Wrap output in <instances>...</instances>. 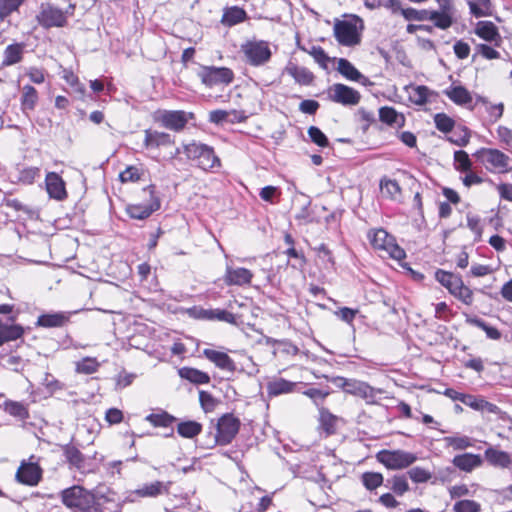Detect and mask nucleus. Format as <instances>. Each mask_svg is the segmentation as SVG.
<instances>
[{"label":"nucleus","mask_w":512,"mask_h":512,"mask_svg":"<svg viewBox=\"0 0 512 512\" xmlns=\"http://www.w3.org/2000/svg\"><path fill=\"white\" fill-rule=\"evenodd\" d=\"M61 500L73 512H105L95 495L79 485L64 489Z\"/></svg>","instance_id":"f257e3e1"},{"label":"nucleus","mask_w":512,"mask_h":512,"mask_svg":"<svg viewBox=\"0 0 512 512\" xmlns=\"http://www.w3.org/2000/svg\"><path fill=\"white\" fill-rule=\"evenodd\" d=\"M344 20H336L334 36L343 46L352 47L361 41V31L364 29L363 20L354 14L345 16Z\"/></svg>","instance_id":"f03ea898"},{"label":"nucleus","mask_w":512,"mask_h":512,"mask_svg":"<svg viewBox=\"0 0 512 512\" xmlns=\"http://www.w3.org/2000/svg\"><path fill=\"white\" fill-rule=\"evenodd\" d=\"M217 433L209 434L205 448H213L216 445H227L232 442L239 432L240 420L232 414L223 415L217 422Z\"/></svg>","instance_id":"7ed1b4c3"},{"label":"nucleus","mask_w":512,"mask_h":512,"mask_svg":"<svg viewBox=\"0 0 512 512\" xmlns=\"http://www.w3.org/2000/svg\"><path fill=\"white\" fill-rule=\"evenodd\" d=\"M194 118V113L184 110L158 109L153 113V120L156 123L174 132L183 131L188 122Z\"/></svg>","instance_id":"20e7f679"},{"label":"nucleus","mask_w":512,"mask_h":512,"mask_svg":"<svg viewBox=\"0 0 512 512\" xmlns=\"http://www.w3.org/2000/svg\"><path fill=\"white\" fill-rule=\"evenodd\" d=\"M474 156L491 172L506 173L512 168L511 158L498 149L481 148Z\"/></svg>","instance_id":"39448f33"},{"label":"nucleus","mask_w":512,"mask_h":512,"mask_svg":"<svg viewBox=\"0 0 512 512\" xmlns=\"http://www.w3.org/2000/svg\"><path fill=\"white\" fill-rule=\"evenodd\" d=\"M368 238L375 249L386 252L392 259L400 261L406 257L404 249L396 243L395 238L386 230L382 228L371 230L368 233Z\"/></svg>","instance_id":"423d86ee"},{"label":"nucleus","mask_w":512,"mask_h":512,"mask_svg":"<svg viewBox=\"0 0 512 512\" xmlns=\"http://www.w3.org/2000/svg\"><path fill=\"white\" fill-rule=\"evenodd\" d=\"M184 153L189 159L197 161V165L203 170H211L221 165L213 148L206 144L193 142L185 145Z\"/></svg>","instance_id":"0eeeda50"},{"label":"nucleus","mask_w":512,"mask_h":512,"mask_svg":"<svg viewBox=\"0 0 512 512\" xmlns=\"http://www.w3.org/2000/svg\"><path fill=\"white\" fill-rule=\"evenodd\" d=\"M246 62L254 67L262 66L269 62L272 56L269 43L264 40H248L241 45Z\"/></svg>","instance_id":"6e6552de"},{"label":"nucleus","mask_w":512,"mask_h":512,"mask_svg":"<svg viewBox=\"0 0 512 512\" xmlns=\"http://www.w3.org/2000/svg\"><path fill=\"white\" fill-rule=\"evenodd\" d=\"M418 457L405 450H382L377 454V460L390 470L408 468L417 461Z\"/></svg>","instance_id":"1a4fd4ad"},{"label":"nucleus","mask_w":512,"mask_h":512,"mask_svg":"<svg viewBox=\"0 0 512 512\" xmlns=\"http://www.w3.org/2000/svg\"><path fill=\"white\" fill-rule=\"evenodd\" d=\"M143 191L149 194L148 202L129 204L126 207V212L132 219L145 220L161 207V201L156 195L154 185L145 187Z\"/></svg>","instance_id":"9d476101"},{"label":"nucleus","mask_w":512,"mask_h":512,"mask_svg":"<svg viewBox=\"0 0 512 512\" xmlns=\"http://www.w3.org/2000/svg\"><path fill=\"white\" fill-rule=\"evenodd\" d=\"M74 9L73 4H70L65 11L50 4L43 5L37 19L44 28L63 27L67 24L68 16L73 15Z\"/></svg>","instance_id":"9b49d317"},{"label":"nucleus","mask_w":512,"mask_h":512,"mask_svg":"<svg viewBox=\"0 0 512 512\" xmlns=\"http://www.w3.org/2000/svg\"><path fill=\"white\" fill-rule=\"evenodd\" d=\"M198 76L207 87L229 85L234 80L233 71L227 67L202 66Z\"/></svg>","instance_id":"f8f14e48"},{"label":"nucleus","mask_w":512,"mask_h":512,"mask_svg":"<svg viewBox=\"0 0 512 512\" xmlns=\"http://www.w3.org/2000/svg\"><path fill=\"white\" fill-rule=\"evenodd\" d=\"M327 94L329 100L344 106H355L361 99V95L357 90L341 83H335L330 86Z\"/></svg>","instance_id":"ddd939ff"},{"label":"nucleus","mask_w":512,"mask_h":512,"mask_svg":"<svg viewBox=\"0 0 512 512\" xmlns=\"http://www.w3.org/2000/svg\"><path fill=\"white\" fill-rule=\"evenodd\" d=\"M175 145V138L166 132L146 129L144 130L143 146L147 150H159Z\"/></svg>","instance_id":"4468645a"},{"label":"nucleus","mask_w":512,"mask_h":512,"mask_svg":"<svg viewBox=\"0 0 512 512\" xmlns=\"http://www.w3.org/2000/svg\"><path fill=\"white\" fill-rule=\"evenodd\" d=\"M253 273L243 267H235L231 263H226L225 274L223 280L228 286H245L250 285Z\"/></svg>","instance_id":"2eb2a0df"},{"label":"nucleus","mask_w":512,"mask_h":512,"mask_svg":"<svg viewBox=\"0 0 512 512\" xmlns=\"http://www.w3.org/2000/svg\"><path fill=\"white\" fill-rule=\"evenodd\" d=\"M15 477L21 484L36 486L42 478V469L37 463L23 461L17 469Z\"/></svg>","instance_id":"dca6fc26"},{"label":"nucleus","mask_w":512,"mask_h":512,"mask_svg":"<svg viewBox=\"0 0 512 512\" xmlns=\"http://www.w3.org/2000/svg\"><path fill=\"white\" fill-rule=\"evenodd\" d=\"M46 191L50 198L63 201L67 198L66 183L56 172H48L45 177Z\"/></svg>","instance_id":"f3484780"},{"label":"nucleus","mask_w":512,"mask_h":512,"mask_svg":"<svg viewBox=\"0 0 512 512\" xmlns=\"http://www.w3.org/2000/svg\"><path fill=\"white\" fill-rule=\"evenodd\" d=\"M485 460L493 467L507 469L512 465V457L506 452L489 446L484 452Z\"/></svg>","instance_id":"a211bd4d"},{"label":"nucleus","mask_w":512,"mask_h":512,"mask_svg":"<svg viewBox=\"0 0 512 512\" xmlns=\"http://www.w3.org/2000/svg\"><path fill=\"white\" fill-rule=\"evenodd\" d=\"M337 387L342 388L345 392L358 395V396H366L367 391L370 388L366 383L346 379L344 377H333L330 379Z\"/></svg>","instance_id":"6ab92c4d"},{"label":"nucleus","mask_w":512,"mask_h":512,"mask_svg":"<svg viewBox=\"0 0 512 512\" xmlns=\"http://www.w3.org/2000/svg\"><path fill=\"white\" fill-rule=\"evenodd\" d=\"M453 465L461 471L472 472L475 468L482 465L483 460L480 455L464 453L456 455L452 460Z\"/></svg>","instance_id":"aec40b11"},{"label":"nucleus","mask_w":512,"mask_h":512,"mask_svg":"<svg viewBox=\"0 0 512 512\" xmlns=\"http://www.w3.org/2000/svg\"><path fill=\"white\" fill-rule=\"evenodd\" d=\"M337 70L348 80L361 83L362 85L370 84V80L360 73L353 64L345 58L338 59Z\"/></svg>","instance_id":"412c9836"},{"label":"nucleus","mask_w":512,"mask_h":512,"mask_svg":"<svg viewBox=\"0 0 512 512\" xmlns=\"http://www.w3.org/2000/svg\"><path fill=\"white\" fill-rule=\"evenodd\" d=\"M339 417L332 414L327 408L320 407L319 410V429L322 430L326 436L336 433Z\"/></svg>","instance_id":"4be33fe9"},{"label":"nucleus","mask_w":512,"mask_h":512,"mask_svg":"<svg viewBox=\"0 0 512 512\" xmlns=\"http://www.w3.org/2000/svg\"><path fill=\"white\" fill-rule=\"evenodd\" d=\"M204 355L207 359L213 362L218 368L229 372L236 370L234 361L224 352H219L212 349H205Z\"/></svg>","instance_id":"5701e85b"},{"label":"nucleus","mask_w":512,"mask_h":512,"mask_svg":"<svg viewBox=\"0 0 512 512\" xmlns=\"http://www.w3.org/2000/svg\"><path fill=\"white\" fill-rule=\"evenodd\" d=\"M25 50L24 43H13L8 45L3 52L2 66L8 67L20 63Z\"/></svg>","instance_id":"b1692460"},{"label":"nucleus","mask_w":512,"mask_h":512,"mask_svg":"<svg viewBox=\"0 0 512 512\" xmlns=\"http://www.w3.org/2000/svg\"><path fill=\"white\" fill-rule=\"evenodd\" d=\"M191 317L203 318L206 320H234L232 315L221 309H204L194 307L189 311Z\"/></svg>","instance_id":"393cba45"},{"label":"nucleus","mask_w":512,"mask_h":512,"mask_svg":"<svg viewBox=\"0 0 512 512\" xmlns=\"http://www.w3.org/2000/svg\"><path fill=\"white\" fill-rule=\"evenodd\" d=\"M444 94L456 105L466 106L472 102L471 93L461 85L450 86L444 91Z\"/></svg>","instance_id":"a878e982"},{"label":"nucleus","mask_w":512,"mask_h":512,"mask_svg":"<svg viewBox=\"0 0 512 512\" xmlns=\"http://www.w3.org/2000/svg\"><path fill=\"white\" fill-rule=\"evenodd\" d=\"M379 119L389 126H397L399 128L403 127L406 121L403 114L389 106H384L379 109Z\"/></svg>","instance_id":"bb28decb"},{"label":"nucleus","mask_w":512,"mask_h":512,"mask_svg":"<svg viewBox=\"0 0 512 512\" xmlns=\"http://www.w3.org/2000/svg\"><path fill=\"white\" fill-rule=\"evenodd\" d=\"M475 34L488 42H496L500 39L498 29L491 21H479L475 27Z\"/></svg>","instance_id":"cd10ccee"},{"label":"nucleus","mask_w":512,"mask_h":512,"mask_svg":"<svg viewBox=\"0 0 512 512\" xmlns=\"http://www.w3.org/2000/svg\"><path fill=\"white\" fill-rule=\"evenodd\" d=\"M247 19V13L243 8L232 6L226 8L223 12L221 23L225 26L232 27Z\"/></svg>","instance_id":"c85d7f7f"},{"label":"nucleus","mask_w":512,"mask_h":512,"mask_svg":"<svg viewBox=\"0 0 512 512\" xmlns=\"http://www.w3.org/2000/svg\"><path fill=\"white\" fill-rule=\"evenodd\" d=\"M285 70L297 83L301 85H309L314 79L312 72L307 68L297 66L293 63H289Z\"/></svg>","instance_id":"c756f323"},{"label":"nucleus","mask_w":512,"mask_h":512,"mask_svg":"<svg viewBox=\"0 0 512 512\" xmlns=\"http://www.w3.org/2000/svg\"><path fill=\"white\" fill-rule=\"evenodd\" d=\"M265 341L267 345H272L274 347V354L282 353L285 355L294 356L299 352V348L286 339L278 340L271 337H265Z\"/></svg>","instance_id":"7c9ffc66"},{"label":"nucleus","mask_w":512,"mask_h":512,"mask_svg":"<svg viewBox=\"0 0 512 512\" xmlns=\"http://www.w3.org/2000/svg\"><path fill=\"white\" fill-rule=\"evenodd\" d=\"M63 454L66 458V461L70 464V466L81 470L85 465V456L81 453V451L72 444H67L63 446Z\"/></svg>","instance_id":"2f4dec72"},{"label":"nucleus","mask_w":512,"mask_h":512,"mask_svg":"<svg viewBox=\"0 0 512 512\" xmlns=\"http://www.w3.org/2000/svg\"><path fill=\"white\" fill-rule=\"evenodd\" d=\"M168 489L165 487L163 482L155 481L150 484H145L143 487L134 490L131 495H137L139 497H157L158 495L167 492Z\"/></svg>","instance_id":"473e14b6"},{"label":"nucleus","mask_w":512,"mask_h":512,"mask_svg":"<svg viewBox=\"0 0 512 512\" xmlns=\"http://www.w3.org/2000/svg\"><path fill=\"white\" fill-rule=\"evenodd\" d=\"M179 375L181 378L195 384H208L210 382V377L207 373L195 368L183 367L179 370Z\"/></svg>","instance_id":"72a5a7b5"},{"label":"nucleus","mask_w":512,"mask_h":512,"mask_svg":"<svg viewBox=\"0 0 512 512\" xmlns=\"http://www.w3.org/2000/svg\"><path fill=\"white\" fill-rule=\"evenodd\" d=\"M294 386V382L288 381L284 378H278L267 384V392L270 396H279L281 394L291 392Z\"/></svg>","instance_id":"f704fd0d"},{"label":"nucleus","mask_w":512,"mask_h":512,"mask_svg":"<svg viewBox=\"0 0 512 512\" xmlns=\"http://www.w3.org/2000/svg\"><path fill=\"white\" fill-rule=\"evenodd\" d=\"M3 407L6 413L18 418L19 420H26L29 417L28 408L22 402L6 400Z\"/></svg>","instance_id":"c9c22d12"},{"label":"nucleus","mask_w":512,"mask_h":512,"mask_svg":"<svg viewBox=\"0 0 512 512\" xmlns=\"http://www.w3.org/2000/svg\"><path fill=\"white\" fill-rule=\"evenodd\" d=\"M445 446L453 450H465L473 446V440L465 435L447 436L443 438Z\"/></svg>","instance_id":"e433bc0d"},{"label":"nucleus","mask_w":512,"mask_h":512,"mask_svg":"<svg viewBox=\"0 0 512 512\" xmlns=\"http://www.w3.org/2000/svg\"><path fill=\"white\" fill-rule=\"evenodd\" d=\"M38 101L37 90L31 85H25L22 89L21 106L23 110H33Z\"/></svg>","instance_id":"4c0bfd02"},{"label":"nucleus","mask_w":512,"mask_h":512,"mask_svg":"<svg viewBox=\"0 0 512 512\" xmlns=\"http://www.w3.org/2000/svg\"><path fill=\"white\" fill-rule=\"evenodd\" d=\"M202 430V425L196 421H184L180 422L177 426V432L184 438H194Z\"/></svg>","instance_id":"58836bf2"},{"label":"nucleus","mask_w":512,"mask_h":512,"mask_svg":"<svg viewBox=\"0 0 512 512\" xmlns=\"http://www.w3.org/2000/svg\"><path fill=\"white\" fill-rule=\"evenodd\" d=\"M386 487L391 489L396 495L402 496L409 490V484L404 475H395L386 480Z\"/></svg>","instance_id":"ea45409f"},{"label":"nucleus","mask_w":512,"mask_h":512,"mask_svg":"<svg viewBox=\"0 0 512 512\" xmlns=\"http://www.w3.org/2000/svg\"><path fill=\"white\" fill-rule=\"evenodd\" d=\"M470 13L479 18L491 14L490 0H468Z\"/></svg>","instance_id":"a19ab883"},{"label":"nucleus","mask_w":512,"mask_h":512,"mask_svg":"<svg viewBox=\"0 0 512 512\" xmlns=\"http://www.w3.org/2000/svg\"><path fill=\"white\" fill-rule=\"evenodd\" d=\"M436 280L446 287L450 292L460 283V276L447 272L444 270H438L435 273Z\"/></svg>","instance_id":"79ce46f5"},{"label":"nucleus","mask_w":512,"mask_h":512,"mask_svg":"<svg viewBox=\"0 0 512 512\" xmlns=\"http://www.w3.org/2000/svg\"><path fill=\"white\" fill-rule=\"evenodd\" d=\"M361 482L367 490L373 491L383 484L384 477L378 472H364L361 475Z\"/></svg>","instance_id":"37998d69"},{"label":"nucleus","mask_w":512,"mask_h":512,"mask_svg":"<svg viewBox=\"0 0 512 512\" xmlns=\"http://www.w3.org/2000/svg\"><path fill=\"white\" fill-rule=\"evenodd\" d=\"M364 5L370 10L378 9L381 7L390 9L393 13H396L398 10H400L399 0H365Z\"/></svg>","instance_id":"c03bdc74"},{"label":"nucleus","mask_w":512,"mask_h":512,"mask_svg":"<svg viewBox=\"0 0 512 512\" xmlns=\"http://www.w3.org/2000/svg\"><path fill=\"white\" fill-rule=\"evenodd\" d=\"M428 20L434 21V25L440 29H447L453 23L452 14L440 11H430Z\"/></svg>","instance_id":"a18cd8bd"},{"label":"nucleus","mask_w":512,"mask_h":512,"mask_svg":"<svg viewBox=\"0 0 512 512\" xmlns=\"http://www.w3.org/2000/svg\"><path fill=\"white\" fill-rule=\"evenodd\" d=\"M407 21H425L428 20L430 11L429 10H417L415 8H405L400 6L398 10Z\"/></svg>","instance_id":"49530a36"},{"label":"nucleus","mask_w":512,"mask_h":512,"mask_svg":"<svg viewBox=\"0 0 512 512\" xmlns=\"http://www.w3.org/2000/svg\"><path fill=\"white\" fill-rule=\"evenodd\" d=\"M469 138V130L466 127H458L456 129L453 128L448 140L457 146L463 147L468 144Z\"/></svg>","instance_id":"de8ad7c7"},{"label":"nucleus","mask_w":512,"mask_h":512,"mask_svg":"<svg viewBox=\"0 0 512 512\" xmlns=\"http://www.w3.org/2000/svg\"><path fill=\"white\" fill-rule=\"evenodd\" d=\"M380 188L383 194L392 199H395L396 196L401 193V187L399 183L392 179H381Z\"/></svg>","instance_id":"09e8293b"},{"label":"nucleus","mask_w":512,"mask_h":512,"mask_svg":"<svg viewBox=\"0 0 512 512\" xmlns=\"http://www.w3.org/2000/svg\"><path fill=\"white\" fill-rule=\"evenodd\" d=\"M429 94L428 87L420 85L412 88L409 98L416 105H424L428 101Z\"/></svg>","instance_id":"8fccbe9b"},{"label":"nucleus","mask_w":512,"mask_h":512,"mask_svg":"<svg viewBox=\"0 0 512 512\" xmlns=\"http://www.w3.org/2000/svg\"><path fill=\"white\" fill-rule=\"evenodd\" d=\"M146 420L156 427H169L174 421H176V418L167 412H162L160 414H149L146 417Z\"/></svg>","instance_id":"3c124183"},{"label":"nucleus","mask_w":512,"mask_h":512,"mask_svg":"<svg viewBox=\"0 0 512 512\" xmlns=\"http://www.w3.org/2000/svg\"><path fill=\"white\" fill-rule=\"evenodd\" d=\"M303 394L309 397L315 406L320 410L323 407V403L326 397L330 394L329 390H322L318 388H309L303 392Z\"/></svg>","instance_id":"603ef678"},{"label":"nucleus","mask_w":512,"mask_h":512,"mask_svg":"<svg viewBox=\"0 0 512 512\" xmlns=\"http://www.w3.org/2000/svg\"><path fill=\"white\" fill-rule=\"evenodd\" d=\"M454 166L456 170L461 172H469L471 170L472 162L465 151L459 150L454 153Z\"/></svg>","instance_id":"864d4df0"},{"label":"nucleus","mask_w":512,"mask_h":512,"mask_svg":"<svg viewBox=\"0 0 512 512\" xmlns=\"http://www.w3.org/2000/svg\"><path fill=\"white\" fill-rule=\"evenodd\" d=\"M455 297L459 298L465 304H471L473 301V292L472 290L465 286L462 279L460 278V283L453 288L451 291Z\"/></svg>","instance_id":"5fc2aeb1"},{"label":"nucleus","mask_w":512,"mask_h":512,"mask_svg":"<svg viewBox=\"0 0 512 512\" xmlns=\"http://www.w3.org/2000/svg\"><path fill=\"white\" fill-rule=\"evenodd\" d=\"M434 122L436 128L443 133L452 132L455 125L454 120L444 113L436 114L434 116Z\"/></svg>","instance_id":"6e6d98bb"},{"label":"nucleus","mask_w":512,"mask_h":512,"mask_svg":"<svg viewBox=\"0 0 512 512\" xmlns=\"http://www.w3.org/2000/svg\"><path fill=\"white\" fill-rule=\"evenodd\" d=\"M24 0H0V19H5L17 11Z\"/></svg>","instance_id":"4d7b16f0"},{"label":"nucleus","mask_w":512,"mask_h":512,"mask_svg":"<svg viewBox=\"0 0 512 512\" xmlns=\"http://www.w3.org/2000/svg\"><path fill=\"white\" fill-rule=\"evenodd\" d=\"M481 505L474 500H459L454 503V512H480Z\"/></svg>","instance_id":"13d9d810"},{"label":"nucleus","mask_w":512,"mask_h":512,"mask_svg":"<svg viewBox=\"0 0 512 512\" xmlns=\"http://www.w3.org/2000/svg\"><path fill=\"white\" fill-rule=\"evenodd\" d=\"M407 474L414 483H426L432 477L431 472L422 467H413Z\"/></svg>","instance_id":"bf43d9fd"},{"label":"nucleus","mask_w":512,"mask_h":512,"mask_svg":"<svg viewBox=\"0 0 512 512\" xmlns=\"http://www.w3.org/2000/svg\"><path fill=\"white\" fill-rule=\"evenodd\" d=\"M309 54L314 58V60L319 64V66L323 69H328V64L331 61V58L327 55L324 49L320 46H313L309 51Z\"/></svg>","instance_id":"052dcab7"},{"label":"nucleus","mask_w":512,"mask_h":512,"mask_svg":"<svg viewBox=\"0 0 512 512\" xmlns=\"http://www.w3.org/2000/svg\"><path fill=\"white\" fill-rule=\"evenodd\" d=\"M308 136L314 144L320 147H327L329 145L327 136L316 126L308 128Z\"/></svg>","instance_id":"680f3d73"},{"label":"nucleus","mask_w":512,"mask_h":512,"mask_svg":"<svg viewBox=\"0 0 512 512\" xmlns=\"http://www.w3.org/2000/svg\"><path fill=\"white\" fill-rule=\"evenodd\" d=\"M142 171L136 166H128L124 171H122L119 175L121 182H136L140 180L142 176Z\"/></svg>","instance_id":"e2e57ef3"},{"label":"nucleus","mask_w":512,"mask_h":512,"mask_svg":"<svg viewBox=\"0 0 512 512\" xmlns=\"http://www.w3.org/2000/svg\"><path fill=\"white\" fill-rule=\"evenodd\" d=\"M467 227L475 234V238L478 240L482 236L483 227L481 225V218L478 215L468 213L466 215Z\"/></svg>","instance_id":"0e129e2a"},{"label":"nucleus","mask_w":512,"mask_h":512,"mask_svg":"<svg viewBox=\"0 0 512 512\" xmlns=\"http://www.w3.org/2000/svg\"><path fill=\"white\" fill-rule=\"evenodd\" d=\"M475 324L478 328L483 330L486 334V337L491 340H499L501 338V332L494 326L490 325L488 322H471Z\"/></svg>","instance_id":"69168bd1"},{"label":"nucleus","mask_w":512,"mask_h":512,"mask_svg":"<svg viewBox=\"0 0 512 512\" xmlns=\"http://www.w3.org/2000/svg\"><path fill=\"white\" fill-rule=\"evenodd\" d=\"M199 401L201 404V407L205 412H211L215 409V406L217 404V401L215 398L206 391H200L199 392Z\"/></svg>","instance_id":"338daca9"},{"label":"nucleus","mask_w":512,"mask_h":512,"mask_svg":"<svg viewBox=\"0 0 512 512\" xmlns=\"http://www.w3.org/2000/svg\"><path fill=\"white\" fill-rule=\"evenodd\" d=\"M99 364L96 359L85 358L77 363V371L85 374H92L96 372Z\"/></svg>","instance_id":"774afa93"}]
</instances>
